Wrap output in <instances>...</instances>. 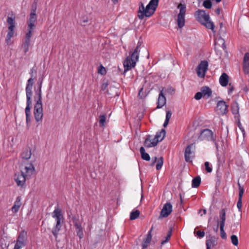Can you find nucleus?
<instances>
[{
    "instance_id": "nucleus-33",
    "label": "nucleus",
    "mask_w": 249,
    "mask_h": 249,
    "mask_svg": "<svg viewBox=\"0 0 249 249\" xmlns=\"http://www.w3.org/2000/svg\"><path fill=\"white\" fill-rule=\"evenodd\" d=\"M239 107L237 102L233 103L231 105V111L233 114H238L239 113Z\"/></svg>"
},
{
    "instance_id": "nucleus-36",
    "label": "nucleus",
    "mask_w": 249,
    "mask_h": 249,
    "mask_svg": "<svg viewBox=\"0 0 249 249\" xmlns=\"http://www.w3.org/2000/svg\"><path fill=\"white\" fill-rule=\"evenodd\" d=\"M140 213L139 210L133 211L130 214V219L133 220L137 218L140 215Z\"/></svg>"
},
{
    "instance_id": "nucleus-6",
    "label": "nucleus",
    "mask_w": 249,
    "mask_h": 249,
    "mask_svg": "<svg viewBox=\"0 0 249 249\" xmlns=\"http://www.w3.org/2000/svg\"><path fill=\"white\" fill-rule=\"evenodd\" d=\"M198 140L213 141L216 147L218 148V144L216 141V136L213 135V133L212 130L209 129H205L201 131Z\"/></svg>"
},
{
    "instance_id": "nucleus-2",
    "label": "nucleus",
    "mask_w": 249,
    "mask_h": 249,
    "mask_svg": "<svg viewBox=\"0 0 249 249\" xmlns=\"http://www.w3.org/2000/svg\"><path fill=\"white\" fill-rule=\"evenodd\" d=\"M195 16L197 20L201 24L205 26L207 29H210L215 34L216 31L214 30L215 25L213 22L210 20V17L208 13L204 10H198L195 13Z\"/></svg>"
},
{
    "instance_id": "nucleus-49",
    "label": "nucleus",
    "mask_w": 249,
    "mask_h": 249,
    "mask_svg": "<svg viewBox=\"0 0 249 249\" xmlns=\"http://www.w3.org/2000/svg\"><path fill=\"white\" fill-rule=\"evenodd\" d=\"M224 226H220V235L222 239H226L227 235L224 230Z\"/></svg>"
},
{
    "instance_id": "nucleus-8",
    "label": "nucleus",
    "mask_w": 249,
    "mask_h": 249,
    "mask_svg": "<svg viewBox=\"0 0 249 249\" xmlns=\"http://www.w3.org/2000/svg\"><path fill=\"white\" fill-rule=\"evenodd\" d=\"M178 8L179 9V12L178 15L177 22L178 28H182L184 26L185 22L186 5L180 3L178 5Z\"/></svg>"
},
{
    "instance_id": "nucleus-18",
    "label": "nucleus",
    "mask_w": 249,
    "mask_h": 249,
    "mask_svg": "<svg viewBox=\"0 0 249 249\" xmlns=\"http://www.w3.org/2000/svg\"><path fill=\"white\" fill-rule=\"evenodd\" d=\"M37 16L36 13H31L30 14V18L28 21V27H32L35 28V22L36 20Z\"/></svg>"
},
{
    "instance_id": "nucleus-20",
    "label": "nucleus",
    "mask_w": 249,
    "mask_h": 249,
    "mask_svg": "<svg viewBox=\"0 0 249 249\" xmlns=\"http://www.w3.org/2000/svg\"><path fill=\"white\" fill-rule=\"evenodd\" d=\"M152 230V228L148 232L146 237L144 239V240L142 242V247L143 249H146L148 245L151 242V238H152V235H151Z\"/></svg>"
},
{
    "instance_id": "nucleus-29",
    "label": "nucleus",
    "mask_w": 249,
    "mask_h": 249,
    "mask_svg": "<svg viewBox=\"0 0 249 249\" xmlns=\"http://www.w3.org/2000/svg\"><path fill=\"white\" fill-rule=\"evenodd\" d=\"M140 152L141 154L142 158L145 160L149 161L150 160L149 155L146 153L144 147H141L140 149Z\"/></svg>"
},
{
    "instance_id": "nucleus-60",
    "label": "nucleus",
    "mask_w": 249,
    "mask_h": 249,
    "mask_svg": "<svg viewBox=\"0 0 249 249\" xmlns=\"http://www.w3.org/2000/svg\"><path fill=\"white\" fill-rule=\"evenodd\" d=\"M36 70L34 68H32L31 70H30V74L31 75V77H32L33 78L34 77V73H36Z\"/></svg>"
},
{
    "instance_id": "nucleus-46",
    "label": "nucleus",
    "mask_w": 249,
    "mask_h": 249,
    "mask_svg": "<svg viewBox=\"0 0 249 249\" xmlns=\"http://www.w3.org/2000/svg\"><path fill=\"white\" fill-rule=\"evenodd\" d=\"M238 185L239 187V191L238 198L242 199L244 192V189L243 187L241 186V184H240V183L239 182H238Z\"/></svg>"
},
{
    "instance_id": "nucleus-25",
    "label": "nucleus",
    "mask_w": 249,
    "mask_h": 249,
    "mask_svg": "<svg viewBox=\"0 0 249 249\" xmlns=\"http://www.w3.org/2000/svg\"><path fill=\"white\" fill-rule=\"evenodd\" d=\"M219 226H225V222L226 220V212L224 209H222L219 212Z\"/></svg>"
},
{
    "instance_id": "nucleus-43",
    "label": "nucleus",
    "mask_w": 249,
    "mask_h": 249,
    "mask_svg": "<svg viewBox=\"0 0 249 249\" xmlns=\"http://www.w3.org/2000/svg\"><path fill=\"white\" fill-rule=\"evenodd\" d=\"M34 28H35L33 27H32V28H31V27H28V31L26 34L25 38L31 39V38L32 36V32Z\"/></svg>"
},
{
    "instance_id": "nucleus-52",
    "label": "nucleus",
    "mask_w": 249,
    "mask_h": 249,
    "mask_svg": "<svg viewBox=\"0 0 249 249\" xmlns=\"http://www.w3.org/2000/svg\"><path fill=\"white\" fill-rule=\"evenodd\" d=\"M21 197L20 196H18L16 198V200L15 201V203H14V205H16L18 206H19L20 207V206L21 205Z\"/></svg>"
},
{
    "instance_id": "nucleus-22",
    "label": "nucleus",
    "mask_w": 249,
    "mask_h": 249,
    "mask_svg": "<svg viewBox=\"0 0 249 249\" xmlns=\"http://www.w3.org/2000/svg\"><path fill=\"white\" fill-rule=\"evenodd\" d=\"M32 104V101H27V106L25 109V112L26 114V122L27 124L30 122L31 121V118H30V115H31V107L30 106Z\"/></svg>"
},
{
    "instance_id": "nucleus-41",
    "label": "nucleus",
    "mask_w": 249,
    "mask_h": 249,
    "mask_svg": "<svg viewBox=\"0 0 249 249\" xmlns=\"http://www.w3.org/2000/svg\"><path fill=\"white\" fill-rule=\"evenodd\" d=\"M163 163V159L162 157H160L158 160L157 164L156 165V169L157 170H160Z\"/></svg>"
},
{
    "instance_id": "nucleus-51",
    "label": "nucleus",
    "mask_w": 249,
    "mask_h": 249,
    "mask_svg": "<svg viewBox=\"0 0 249 249\" xmlns=\"http://www.w3.org/2000/svg\"><path fill=\"white\" fill-rule=\"evenodd\" d=\"M205 169L208 173H211L212 171V168L210 167V163L209 162L206 161L204 163Z\"/></svg>"
},
{
    "instance_id": "nucleus-64",
    "label": "nucleus",
    "mask_w": 249,
    "mask_h": 249,
    "mask_svg": "<svg viewBox=\"0 0 249 249\" xmlns=\"http://www.w3.org/2000/svg\"><path fill=\"white\" fill-rule=\"evenodd\" d=\"M169 121L165 120L164 123L163 124V127H166L167 126V125L169 124Z\"/></svg>"
},
{
    "instance_id": "nucleus-53",
    "label": "nucleus",
    "mask_w": 249,
    "mask_h": 249,
    "mask_svg": "<svg viewBox=\"0 0 249 249\" xmlns=\"http://www.w3.org/2000/svg\"><path fill=\"white\" fill-rule=\"evenodd\" d=\"M98 72L101 74H105L106 73V70L103 66H100L98 69Z\"/></svg>"
},
{
    "instance_id": "nucleus-19",
    "label": "nucleus",
    "mask_w": 249,
    "mask_h": 249,
    "mask_svg": "<svg viewBox=\"0 0 249 249\" xmlns=\"http://www.w3.org/2000/svg\"><path fill=\"white\" fill-rule=\"evenodd\" d=\"M165 130L162 129L160 131L158 132L154 138V140L156 142L157 144L159 142L161 141L165 136Z\"/></svg>"
},
{
    "instance_id": "nucleus-63",
    "label": "nucleus",
    "mask_w": 249,
    "mask_h": 249,
    "mask_svg": "<svg viewBox=\"0 0 249 249\" xmlns=\"http://www.w3.org/2000/svg\"><path fill=\"white\" fill-rule=\"evenodd\" d=\"M142 45V42H141L140 41H139L138 42V44H137V47L136 48H138V51H140V47Z\"/></svg>"
},
{
    "instance_id": "nucleus-24",
    "label": "nucleus",
    "mask_w": 249,
    "mask_h": 249,
    "mask_svg": "<svg viewBox=\"0 0 249 249\" xmlns=\"http://www.w3.org/2000/svg\"><path fill=\"white\" fill-rule=\"evenodd\" d=\"M15 17L14 15H12L11 17L8 16L7 22L8 23V29H15Z\"/></svg>"
},
{
    "instance_id": "nucleus-61",
    "label": "nucleus",
    "mask_w": 249,
    "mask_h": 249,
    "mask_svg": "<svg viewBox=\"0 0 249 249\" xmlns=\"http://www.w3.org/2000/svg\"><path fill=\"white\" fill-rule=\"evenodd\" d=\"M218 229H219V221H217L216 225L213 227V230L215 232H217L218 231Z\"/></svg>"
},
{
    "instance_id": "nucleus-12",
    "label": "nucleus",
    "mask_w": 249,
    "mask_h": 249,
    "mask_svg": "<svg viewBox=\"0 0 249 249\" xmlns=\"http://www.w3.org/2000/svg\"><path fill=\"white\" fill-rule=\"evenodd\" d=\"M34 84V78L32 77L30 78L28 80L26 87V94L27 101H32V87Z\"/></svg>"
},
{
    "instance_id": "nucleus-45",
    "label": "nucleus",
    "mask_w": 249,
    "mask_h": 249,
    "mask_svg": "<svg viewBox=\"0 0 249 249\" xmlns=\"http://www.w3.org/2000/svg\"><path fill=\"white\" fill-rule=\"evenodd\" d=\"M71 220L74 223L75 227L81 225V224L79 222L78 219L75 215H72Z\"/></svg>"
},
{
    "instance_id": "nucleus-62",
    "label": "nucleus",
    "mask_w": 249,
    "mask_h": 249,
    "mask_svg": "<svg viewBox=\"0 0 249 249\" xmlns=\"http://www.w3.org/2000/svg\"><path fill=\"white\" fill-rule=\"evenodd\" d=\"M157 158L156 157H152V163H151V165L152 166L154 165L155 164V163H156V162L157 161Z\"/></svg>"
},
{
    "instance_id": "nucleus-37",
    "label": "nucleus",
    "mask_w": 249,
    "mask_h": 249,
    "mask_svg": "<svg viewBox=\"0 0 249 249\" xmlns=\"http://www.w3.org/2000/svg\"><path fill=\"white\" fill-rule=\"evenodd\" d=\"M215 245V241L213 239H210L206 241L207 249H211Z\"/></svg>"
},
{
    "instance_id": "nucleus-9",
    "label": "nucleus",
    "mask_w": 249,
    "mask_h": 249,
    "mask_svg": "<svg viewBox=\"0 0 249 249\" xmlns=\"http://www.w3.org/2000/svg\"><path fill=\"white\" fill-rule=\"evenodd\" d=\"M26 176L24 175V172L22 170H20V173H17L15 174L14 180L18 187L21 188H25L26 187Z\"/></svg>"
},
{
    "instance_id": "nucleus-15",
    "label": "nucleus",
    "mask_w": 249,
    "mask_h": 249,
    "mask_svg": "<svg viewBox=\"0 0 249 249\" xmlns=\"http://www.w3.org/2000/svg\"><path fill=\"white\" fill-rule=\"evenodd\" d=\"M24 175L27 178H30L35 172V168L32 163H29L25 166L23 169Z\"/></svg>"
},
{
    "instance_id": "nucleus-38",
    "label": "nucleus",
    "mask_w": 249,
    "mask_h": 249,
    "mask_svg": "<svg viewBox=\"0 0 249 249\" xmlns=\"http://www.w3.org/2000/svg\"><path fill=\"white\" fill-rule=\"evenodd\" d=\"M75 228L76 229V233L77 236H78L80 239L82 238L83 237V231L81 225L75 227Z\"/></svg>"
},
{
    "instance_id": "nucleus-44",
    "label": "nucleus",
    "mask_w": 249,
    "mask_h": 249,
    "mask_svg": "<svg viewBox=\"0 0 249 249\" xmlns=\"http://www.w3.org/2000/svg\"><path fill=\"white\" fill-rule=\"evenodd\" d=\"M231 243L233 245L237 246L238 245V239L236 235H232L231 237Z\"/></svg>"
},
{
    "instance_id": "nucleus-11",
    "label": "nucleus",
    "mask_w": 249,
    "mask_h": 249,
    "mask_svg": "<svg viewBox=\"0 0 249 249\" xmlns=\"http://www.w3.org/2000/svg\"><path fill=\"white\" fill-rule=\"evenodd\" d=\"M195 146L194 144L188 145L184 152L185 161L187 162H191L192 159L195 156Z\"/></svg>"
},
{
    "instance_id": "nucleus-10",
    "label": "nucleus",
    "mask_w": 249,
    "mask_h": 249,
    "mask_svg": "<svg viewBox=\"0 0 249 249\" xmlns=\"http://www.w3.org/2000/svg\"><path fill=\"white\" fill-rule=\"evenodd\" d=\"M208 62L207 61H201L196 68L197 75L199 77L203 78L207 71Z\"/></svg>"
},
{
    "instance_id": "nucleus-48",
    "label": "nucleus",
    "mask_w": 249,
    "mask_h": 249,
    "mask_svg": "<svg viewBox=\"0 0 249 249\" xmlns=\"http://www.w3.org/2000/svg\"><path fill=\"white\" fill-rule=\"evenodd\" d=\"M91 23V19H89L88 17L86 18H83L82 21V25L83 26H86V23H87V25H89Z\"/></svg>"
},
{
    "instance_id": "nucleus-14",
    "label": "nucleus",
    "mask_w": 249,
    "mask_h": 249,
    "mask_svg": "<svg viewBox=\"0 0 249 249\" xmlns=\"http://www.w3.org/2000/svg\"><path fill=\"white\" fill-rule=\"evenodd\" d=\"M227 107L225 102L224 101H219L217 104L216 111L218 114L223 115L227 112Z\"/></svg>"
},
{
    "instance_id": "nucleus-21",
    "label": "nucleus",
    "mask_w": 249,
    "mask_h": 249,
    "mask_svg": "<svg viewBox=\"0 0 249 249\" xmlns=\"http://www.w3.org/2000/svg\"><path fill=\"white\" fill-rule=\"evenodd\" d=\"M157 143L154 140L151 141L150 140V136L148 135V137L145 139L144 142V145L145 147L149 148L152 147H155L157 145Z\"/></svg>"
},
{
    "instance_id": "nucleus-56",
    "label": "nucleus",
    "mask_w": 249,
    "mask_h": 249,
    "mask_svg": "<svg viewBox=\"0 0 249 249\" xmlns=\"http://www.w3.org/2000/svg\"><path fill=\"white\" fill-rule=\"evenodd\" d=\"M171 115H172V113H171V111H170V110L166 111L165 120H167V121H169V120L171 117Z\"/></svg>"
},
{
    "instance_id": "nucleus-28",
    "label": "nucleus",
    "mask_w": 249,
    "mask_h": 249,
    "mask_svg": "<svg viewBox=\"0 0 249 249\" xmlns=\"http://www.w3.org/2000/svg\"><path fill=\"white\" fill-rule=\"evenodd\" d=\"M32 155L31 150L30 148L26 149L21 154V157L23 159L29 160Z\"/></svg>"
},
{
    "instance_id": "nucleus-42",
    "label": "nucleus",
    "mask_w": 249,
    "mask_h": 249,
    "mask_svg": "<svg viewBox=\"0 0 249 249\" xmlns=\"http://www.w3.org/2000/svg\"><path fill=\"white\" fill-rule=\"evenodd\" d=\"M108 85V82L107 80H104L103 82L101 85V90L104 91L105 93H107L108 90H107V88Z\"/></svg>"
},
{
    "instance_id": "nucleus-57",
    "label": "nucleus",
    "mask_w": 249,
    "mask_h": 249,
    "mask_svg": "<svg viewBox=\"0 0 249 249\" xmlns=\"http://www.w3.org/2000/svg\"><path fill=\"white\" fill-rule=\"evenodd\" d=\"M238 126L240 128V129L241 130V131L243 133V135L244 137V136L245 135V131L243 127L242 126L241 123L239 121L238 123Z\"/></svg>"
},
{
    "instance_id": "nucleus-17",
    "label": "nucleus",
    "mask_w": 249,
    "mask_h": 249,
    "mask_svg": "<svg viewBox=\"0 0 249 249\" xmlns=\"http://www.w3.org/2000/svg\"><path fill=\"white\" fill-rule=\"evenodd\" d=\"M243 70L246 74L249 73V53H245L243 61Z\"/></svg>"
},
{
    "instance_id": "nucleus-27",
    "label": "nucleus",
    "mask_w": 249,
    "mask_h": 249,
    "mask_svg": "<svg viewBox=\"0 0 249 249\" xmlns=\"http://www.w3.org/2000/svg\"><path fill=\"white\" fill-rule=\"evenodd\" d=\"M14 29H8L7 35L6 36V38L5 39V41L8 45H10L12 43L11 42V38L14 36Z\"/></svg>"
},
{
    "instance_id": "nucleus-5",
    "label": "nucleus",
    "mask_w": 249,
    "mask_h": 249,
    "mask_svg": "<svg viewBox=\"0 0 249 249\" xmlns=\"http://www.w3.org/2000/svg\"><path fill=\"white\" fill-rule=\"evenodd\" d=\"M35 100L36 101L34 106V116L36 122L41 121L43 118V108L42 104V97L39 95V97H34Z\"/></svg>"
},
{
    "instance_id": "nucleus-58",
    "label": "nucleus",
    "mask_w": 249,
    "mask_h": 249,
    "mask_svg": "<svg viewBox=\"0 0 249 249\" xmlns=\"http://www.w3.org/2000/svg\"><path fill=\"white\" fill-rule=\"evenodd\" d=\"M196 234L197 235L200 237V238H202V237H203L205 235V232L204 231H198L197 232H196Z\"/></svg>"
},
{
    "instance_id": "nucleus-54",
    "label": "nucleus",
    "mask_w": 249,
    "mask_h": 249,
    "mask_svg": "<svg viewBox=\"0 0 249 249\" xmlns=\"http://www.w3.org/2000/svg\"><path fill=\"white\" fill-rule=\"evenodd\" d=\"M19 208L20 207L14 204V205L11 208V211H12L13 213H16L18 211Z\"/></svg>"
},
{
    "instance_id": "nucleus-13",
    "label": "nucleus",
    "mask_w": 249,
    "mask_h": 249,
    "mask_svg": "<svg viewBox=\"0 0 249 249\" xmlns=\"http://www.w3.org/2000/svg\"><path fill=\"white\" fill-rule=\"evenodd\" d=\"M172 212V205L170 203H166L162 209L160 213V217H167Z\"/></svg>"
},
{
    "instance_id": "nucleus-7",
    "label": "nucleus",
    "mask_w": 249,
    "mask_h": 249,
    "mask_svg": "<svg viewBox=\"0 0 249 249\" xmlns=\"http://www.w3.org/2000/svg\"><path fill=\"white\" fill-rule=\"evenodd\" d=\"M27 233L23 230L20 232L16 241L14 249H21L26 246L27 242Z\"/></svg>"
},
{
    "instance_id": "nucleus-23",
    "label": "nucleus",
    "mask_w": 249,
    "mask_h": 249,
    "mask_svg": "<svg viewBox=\"0 0 249 249\" xmlns=\"http://www.w3.org/2000/svg\"><path fill=\"white\" fill-rule=\"evenodd\" d=\"M229 76L226 73H223L219 78V83L222 87L226 86L228 84Z\"/></svg>"
},
{
    "instance_id": "nucleus-31",
    "label": "nucleus",
    "mask_w": 249,
    "mask_h": 249,
    "mask_svg": "<svg viewBox=\"0 0 249 249\" xmlns=\"http://www.w3.org/2000/svg\"><path fill=\"white\" fill-rule=\"evenodd\" d=\"M118 89L114 87H110L109 88V90H107V93L110 95L111 97H115L116 96H118V93H117Z\"/></svg>"
},
{
    "instance_id": "nucleus-59",
    "label": "nucleus",
    "mask_w": 249,
    "mask_h": 249,
    "mask_svg": "<svg viewBox=\"0 0 249 249\" xmlns=\"http://www.w3.org/2000/svg\"><path fill=\"white\" fill-rule=\"evenodd\" d=\"M242 206V199L238 198V200L237 203V207L239 210L241 209Z\"/></svg>"
},
{
    "instance_id": "nucleus-40",
    "label": "nucleus",
    "mask_w": 249,
    "mask_h": 249,
    "mask_svg": "<svg viewBox=\"0 0 249 249\" xmlns=\"http://www.w3.org/2000/svg\"><path fill=\"white\" fill-rule=\"evenodd\" d=\"M99 124L101 127L105 126V123L106 122V116L105 114L101 115L100 116Z\"/></svg>"
},
{
    "instance_id": "nucleus-30",
    "label": "nucleus",
    "mask_w": 249,
    "mask_h": 249,
    "mask_svg": "<svg viewBox=\"0 0 249 249\" xmlns=\"http://www.w3.org/2000/svg\"><path fill=\"white\" fill-rule=\"evenodd\" d=\"M201 183V178L199 176H197L193 178L192 180V186L193 188L198 187Z\"/></svg>"
},
{
    "instance_id": "nucleus-26",
    "label": "nucleus",
    "mask_w": 249,
    "mask_h": 249,
    "mask_svg": "<svg viewBox=\"0 0 249 249\" xmlns=\"http://www.w3.org/2000/svg\"><path fill=\"white\" fill-rule=\"evenodd\" d=\"M201 91L204 97H206L207 98L210 97L212 95V90L208 87H203L201 89Z\"/></svg>"
},
{
    "instance_id": "nucleus-35",
    "label": "nucleus",
    "mask_w": 249,
    "mask_h": 249,
    "mask_svg": "<svg viewBox=\"0 0 249 249\" xmlns=\"http://www.w3.org/2000/svg\"><path fill=\"white\" fill-rule=\"evenodd\" d=\"M43 81V78L39 79V83H38V89L36 91V97H39V95H40V97H42L41 94V88H42V84Z\"/></svg>"
},
{
    "instance_id": "nucleus-16",
    "label": "nucleus",
    "mask_w": 249,
    "mask_h": 249,
    "mask_svg": "<svg viewBox=\"0 0 249 249\" xmlns=\"http://www.w3.org/2000/svg\"><path fill=\"white\" fill-rule=\"evenodd\" d=\"M166 100L165 96L163 93V90H162L159 94L158 102H157V108H160L162 107L165 104Z\"/></svg>"
},
{
    "instance_id": "nucleus-4",
    "label": "nucleus",
    "mask_w": 249,
    "mask_h": 249,
    "mask_svg": "<svg viewBox=\"0 0 249 249\" xmlns=\"http://www.w3.org/2000/svg\"><path fill=\"white\" fill-rule=\"evenodd\" d=\"M52 217L55 219L56 225L52 230V233L56 239L58 237V232L61 228V221L63 219L62 213V209L57 205L55 207L54 211L52 213Z\"/></svg>"
},
{
    "instance_id": "nucleus-39",
    "label": "nucleus",
    "mask_w": 249,
    "mask_h": 249,
    "mask_svg": "<svg viewBox=\"0 0 249 249\" xmlns=\"http://www.w3.org/2000/svg\"><path fill=\"white\" fill-rule=\"evenodd\" d=\"M172 228H170L168 232L167 236H166L165 239L161 241V243H160L161 245H163L165 243H166V242H168V241L169 240V239L171 237V236L172 234Z\"/></svg>"
},
{
    "instance_id": "nucleus-3",
    "label": "nucleus",
    "mask_w": 249,
    "mask_h": 249,
    "mask_svg": "<svg viewBox=\"0 0 249 249\" xmlns=\"http://www.w3.org/2000/svg\"><path fill=\"white\" fill-rule=\"evenodd\" d=\"M140 52L138 51V48H135L134 51L129 52V56H127L124 62V73L135 67L137 62L139 60Z\"/></svg>"
},
{
    "instance_id": "nucleus-34",
    "label": "nucleus",
    "mask_w": 249,
    "mask_h": 249,
    "mask_svg": "<svg viewBox=\"0 0 249 249\" xmlns=\"http://www.w3.org/2000/svg\"><path fill=\"white\" fill-rule=\"evenodd\" d=\"M43 81V78L39 79V83H38V89L36 91V97H39V95H40V97H42L41 94V88H42V84Z\"/></svg>"
},
{
    "instance_id": "nucleus-55",
    "label": "nucleus",
    "mask_w": 249,
    "mask_h": 249,
    "mask_svg": "<svg viewBox=\"0 0 249 249\" xmlns=\"http://www.w3.org/2000/svg\"><path fill=\"white\" fill-rule=\"evenodd\" d=\"M202 96H203L202 95L201 91L198 92L195 94V99L198 100H200L202 98Z\"/></svg>"
},
{
    "instance_id": "nucleus-32",
    "label": "nucleus",
    "mask_w": 249,
    "mask_h": 249,
    "mask_svg": "<svg viewBox=\"0 0 249 249\" xmlns=\"http://www.w3.org/2000/svg\"><path fill=\"white\" fill-rule=\"evenodd\" d=\"M30 40L31 39L24 38L23 42L22 47L25 53H26L29 51V46L30 45Z\"/></svg>"
},
{
    "instance_id": "nucleus-47",
    "label": "nucleus",
    "mask_w": 249,
    "mask_h": 249,
    "mask_svg": "<svg viewBox=\"0 0 249 249\" xmlns=\"http://www.w3.org/2000/svg\"><path fill=\"white\" fill-rule=\"evenodd\" d=\"M203 5L207 9H210L212 7V4L210 0H205L203 3Z\"/></svg>"
},
{
    "instance_id": "nucleus-50",
    "label": "nucleus",
    "mask_w": 249,
    "mask_h": 249,
    "mask_svg": "<svg viewBox=\"0 0 249 249\" xmlns=\"http://www.w3.org/2000/svg\"><path fill=\"white\" fill-rule=\"evenodd\" d=\"M37 9V1H34L32 4L31 13H36Z\"/></svg>"
},
{
    "instance_id": "nucleus-1",
    "label": "nucleus",
    "mask_w": 249,
    "mask_h": 249,
    "mask_svg": "<svg viewBox=\"0 0 249 249\" xmlns=\"http://www.w3.org/2000/svg\"><path fill=\"white\" fill-rule=\"evenodd\" d=\"M159 0H151L146 7L142 2L139 3L138 17L141 20L144 17H151L155 12L158 5Z\"/></svg>"
}]
</instances>
